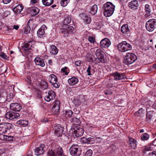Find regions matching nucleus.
Instances as JSON below:
<instances>
[{
    "instance_id": "nucleus-24",
    "label": "nucleus",
    "mask_w": 156,
    "mask_h": 156,
    "mask_svg": "<svg viewBox=\"0 0 156 156\" xmlns=\"http://www.w3.org/2000/svg\"><path fill=\"white\" fill-rule=\"evenodd\" d=\"M24 6L22 5H18L13 8V11L17 13H20L23 10Z\"/></svg>"
},
{
    "instance_id": "nucleus-61",
    "label": "nucleus",
    "mask_w": 156,
    "mask_h": 156,
    "mask_svg": "<svg viewBox=\"0 0 156 156\" xmlns=\"http://www.w3.org/2000/svg\"><path fill=\"white\" fill-rule=\"evenodd\" d=\"M95 61L98 63L101 62V61H100V59H99V58H98V57L97 58H96L95 59Z\"/></svg>"
},
{
    "instance_id": "nucleus-12",
    "label": "nucleus",
    "mask_w": 156,
    "mask_h": 156,
    "mask_svg": "<svg viewBox=\"0 0 156 156\" xmlns=\"http://www.w3.org/2000/svg\"><path fill=\"white\" fill-rule=\"evenodd\" d=\"M55 97V93L52 90H49L48 92V94L44 97V99L46 101L49 102L53 100Z\"/></svg>"
},
{
    "instance_id": "nucleus-13",
    "label": "nucleus",
    "mask_w": 156,
    "mask_h": 156,
    "mask_svg": "<svg viewBox=\"0 0 156 156\" xmlns=\"http://www.w3.org/2000/svg\"><path fill=\"white\" fill-rule=\"evenodd\" d=\"M111 44L110 40L106 38L102 40L100 42V46L103 48L108 47Z\"/></svg>"
},
{
    "instance_id": "nucleus-17",
    "label": "nucleus",
    "mask_w": 156,
    "mask_h": 156,
    "mask_svg": "<svg viewBox=\"0 0 156 156\" xmlns=\"http://www.w3.org/2000/svg\"><path fill=\"white\" fill-rule=\"evenodd\" d=\"M54 129L55 133L57 136L60 137L62 135L63 130L62 128L59 125H58L55 126Z\"/></svg>"
},
{
    "instance_id": "nucleus-35",
    "label": "nucleus",
    "mask_w": 156,
    "mask_h": 156,
    "mask_svg": "<svg viewBox=\"0 0 156 156\" xmlns=\"http://www.w3.org/2000/svg\"><path fill=\"white\" fill-rule=\"evenodd\" d=\"M32 46V44L31 41H29L28 43H26L24 45V50L28 51L30 49Z\"/></svg>"
},
{
    "instance_id": "nucleus-64",
    "label": "nucleus",
    "mask_w": 156,
    "mask_h": 156,
    "mask_svg": "<svg viewBox=\"0 0 156 156\" xmlns=\"http://www.w3.org/2000/svg\"><path fill=\"white\" fill-rule=\"evenodd\" d=\"M27 156H33V155L29 153L28 154Z\"/></svg>"
},
{
    "instance_id": "nucleus-33",
    "label": "nucleus",
    "mask_w": 156,
    "mask_h": 156,
    "mask_svg": "<svg viewBox=\"0 0 156 156\" xmlns=\"http://www.w3.org/2000/svg\"><path fill=\"white\" fill-rule=\"evenodd\" d=\"M51 53L53 54H56L58 51V50L56 47L54 45H52L51 46Z\"/></svg>"
},
{
    "instance_id": "nucleus-20",
    "label": "nucleus",
    "mask_w": 156,
    "mask_h": 156,
    "mask_svg": "<svg viewBox=\"0 0 156 156\" xmlns=\"http://www.w3.org/2000/svg\"><path fill=\"white\" fill-rule=\"evenodd\" d=\"M44 145L41 144L40 147L37 148L35 150V154L37 155H39L42 154L44 152Z\"/></svg>"
},
{
    "instance_id": "nucleus-3",
    "label": "nucleus",
    "mask_w": 156,
    "mask_h": 156,
    "mask_svg": "<svg viewBox=\"0 0 156 156\" xmlns=\"http://www.w3.org/2000/svg\"><path fill=\"white\" fill-rule=\"evenodd\" d=\"M117 47L119 51L125 52L132 49V46L126 41H123L119 44Z\"/></svg>"
},
{
    "instance_id": "nucleus-34",
    "label": "nucleus",
    "mask_w": 156,
    "mask_h": 156,
    "mask_svg": "<svg viewBox=\"0 0 156 156\" xmlns=\"http://www.w3.org/2000/svg\"><path fill=\"white\" fill-rule=\"evenodd\" d=\"M60 32L61 34H64V36L65 37H67L69 36V35L70 34V33L69 32L67 29H60Z\"/></svg>"
},
{
    "instance_id": "nucleus-48",
    "label": "nucleus",
    "mask_w": 156,
    "mask_h": 156,
    "mask_svg": "<svg viewBox=\"0 0 156 156\" xmlns=\"http://www.w3.org/2000/svg\"><path fill=\"white\" fill-rule=\"evenodd\" d=\"M92 151L90 149L88 150L86 152V156H91L92 154Z\"/></svg>"
},
{
    "instance_id": "nucleus-10",
    "label": "nucleus",
    "mask_w": 156,
    "mask_h": 156,
    "mask_svg": "<svg viewBox=\"0 0 156 156\" xmlns=\"http://www.w3.org/2000/svg\"><path fill=\"white\" fill-rule=\"evenodd\" d=\"M60 102L58 100H55L52 107V112L55 114H58L59 112Z\"/></svg>"
},
{
    "instance_id": "nucleus-29",
    "label": "nucleus",
    "mask_w": 156,
    "mask_h": 156,
    "mask_svg": "<svg viewBox=\"0 0 156 156\" xmlns=\"http://www.w3.org/2000/svg\"><path fill=\"white\" fill-rule=\"evenodd\" d=\"M71 21V17L70 16H66L65 17L63 21V24L65 25H68V24H69Z\"/></svg>"
},
{
    "instance_id": "nucleus-22",
    "label": "nucleus",
    "mask_w": 156,
    "mask_h": 156,
    "mask_svg": "<svg viewBox=\"0 0 156 156\" xmlns=\"http://www.w3.org/2000/svg\"><path fill=\"white\" fill-rule=\"evenodd\" d=\"M80 141L83 143L90 144L94 141V139L91 137L87 138L85 137H83L80 138Z\"/></svg>"
},
{
    "instance_id": "nucleus-59",
    "label": "nucleus",
    "mask_w": 156,
    "mask_h": 156,
    "mask_svg": "<svg viewBox=\"0 0 156 156\" xmlns=\"http://www.w3.org/2000/svg\"><path fill=\"white\" fill-rule=\"evenodd\" d=\"M37 0H31V3L32 4H34L37 2Z\"/></svg>"
},
{
    "instance_id": "nucleus-43",
    "label": "nucleus",
    "mask_w": 156,
    "mask_h": 156,
    "mask_svg": "<svg viewBox=\"0 0 156 156\" xmlns=\"http://www.w3.org/2000/svg\"><path fill=\"white\" fill-rule=\"evenodd\" d=\"M41 87L44 89H46L48 86L47 83L44 81L41 82Z\"/></svg>"
},
{
    "instance_id": "nucleus-47",
    "label": "nucleus",
    "mask_w": 156,
    "mask_h": 156,
    "mask_svg": "<svg viewBox=\"0 0 156 156\" xmlns=\"http://www.w3.org/2000/svg\"><path fill=\"white\" fill-rule=\"evenodd\" d=\"M68 69L67 67H65L64 68H62L61 69V71L66 75H67L69 73V72H67V71Z\"/></svg>"
},
{
    "instance_id": "nucleus-4",
    "label": "nucleus",
    "mask_w": 156,
    "mask_h": 156,
    "mask_svg": "<svg viewBox=\"0 0 156 156\" xmlns=\"http://www.w3.org/2000/svg\"><path fill=\"white\" fill-rule=\"evenodd\" d=\"M49 156H66L63 153L61 147L59 146H56L53 151L49 150Z\"/></svg>"
},
{
    "instance_id": "nucleus-8",
    "label": "nucleus",
    "mask_w": 156,
    "mask_h": 156,
    "mask_svg": "<svg viewBox=\"0 0 156 156\" xmlns=\"http://www.w3.org/2000/svg\"><path fill=\"white\" fill-rule=\"evenodd\" d=\"M73 132L75 136L77 137H80L82 136L84 133V130L80 128V126L76 125L74 127Z\"/></svg>"
},
{
    "instance_id": "nucleus-21",
    "label": "nucleus",
    "mask_w": 156,
    "mask_h": 156,
    "mask_svg": "<svg viewBox=\"0 0 156 156\" xmlns=\"http://www.w3.org/2000/svg\"><path fill=\"white\" fill-rule=\"evenodd\" d=\"M68 81L70 85L73 86L77 83L79 81V80L77 78L73 76L69 79Z\"/></svg>"
},
{
    "instance_id": "nucleus-18",
    "label": "nucleus",
    "mask_w": 156,
    "mask_h": 156,
    "mask_svg": "<svg viewBox=\"0 0 156 156\" xmlns=\"http://www.w3.org/2000/svg\"><path fill=\"white\" fill-rule=\"evenodd\" d=\"M21 108V105L18 103H12L10 104V108L11 110L19 111Z\"/></svg>"
},
{
    "instance_id": "nucleus-7",
    "label": "nucleus",
    "mask_w": 156,
    "mask_h": 156,
    "mask_svg": "<svg viewBox=\"0 0 156 156\" xmlns=\"http://www.w3.org/2000/svg\"><path fill=\"white\" fill-rule=\"evenodd\" d=\"M12 128V126L10 123H5L0 125V134H2Z\"/></svg>"
},
{
    "instance_id": "nucleus-55",
    "label": "nucleus",
    "mask_w": 156,
    "mask_h": 156,
    "mask_svg": "<svg viewBox=\"0 0 156 156\" xmlns=\"http://www.w3.org/2000/svg\"><path fill=\"white\" fill-rule=\"evenodd\" d=\"M12 0H2V2L4 4H6L10 3Z\"/></svg>"
},
{
    "instance_id": "nucleus-52",
    "label": "nucleus",
    "mask_w": 156,
    "mask_h": 156,
    "mask_svg": "<svg viewBox=\"0 0 156 156\" xmlns=\"http://www.w3.org/2000/svg\"><path fill=\"white\" fill-rule=\"evenodd\" d=\"M30 28L29 27H27L26 28L25 30L24 31V33L26 34H27L30 31Z\"/></svg>"
},
{
    "instance_id": "nucleus-38",
    "label": "nucleus",
    "mask_w": 156,
    "mask_h": 156,
    "mask_svg": "<svg viewBox=\"0 0 156 156\" xmlns=\"http://www.w3.org/2000/svg\"><path fill=\"white\" fill-rule=\"evenodd\" d=\"M149 137V136L147 133H144L142 135L141 139L143 141L146 140L148 139Z\"/></svg>"
},
{
    "instance_id": "nucleus-63",
    "label": "nucleus",
    "mask_w": 156,
    "mask_h": 156,
    "mask_svg": "<svg viewBox=\"0 0 156 156\" xmlns=\"http://www.w3.org/2000/svg\"><path fill=\"white\" fill-rule=\"evenodd\" d=\"M144 132V129H141L140 130V133H143Z\"/></svg>"
},
{
    "instance_id": "nucleus-37",
    "label": "nucleus",
    "mask_w": 156,
    "mask_h": 156,
    "mask_svg": "<svg viewBox=\"0 0 156 156\" xmlns=\"http://www.w3.org/2000/svg\"><path fill=\"white\" fill-rule=\"evenodd\" d=\"M87 75L88 76H90L91 75V73H94V69L91 68L90 66H88V67L87 70Z\"/></svg>"
},
{
    "instance_id": "nucleus-41",
    "label": "nucleus",
    "mask_w": 156,
    "mask_h": 156,
    "mask_svg": "<svg viewBox=\"0 0 156 156\" xmlns=\"http://www.w3.org/2000/svg\"><path fill=\"white\" fill-rule=\"evenodd\" d=\"M151 112L150 111L147 113L146 119L147 121L149 122L151 120L152 117V115L151 114Z\"/></svg>"
},
{
    "instance_id": "nucleus-6",
    "label": "nucleus",
    "mask_w": 156,
    "mask_h": 156,
    "mask_svg": "<svg viewBox=\"0 0 156 156\" xmlns=\"http://www.w3.org/2000/svg\"><path fill=\"white\" fill-rule=\"evenodd\" d=\"M69 152L72 156H79L81 154V151L79 146L75 145H72L69 149Z\"/></svg>"
},
{
    "instance_id": "nucleus-31",
    "label": "nucleus",
    "mask_w": 156,
    "mask_h": 156,
    "mask_svg": "<svg viewBox=\"0 0 156 156\" xmlns=\"http://www.w3.org/2000/svg\"><path fill=\"white\" fill-rule=\"evenodd\" d=\"M54 0H42L43 4L45 6H49L53 3Z\"/></svg>"
},
{
    "instance_id": "nucleus-51",
    "label": "nucleus",
    "mask_w": 156,
    "mask_h": 156,
    "mask_svg": "<svg viewBox=\"0 0 156 156\" xmlns=\"http://www.w3.org/2000/svg\"><path fill=\"white\" fill-rule=\"evenodd\" d=\"M143 111V109L141 108L137 112H136V114H137V115L139 116L140 115L142 114Z\"/></svg>"
},
{
    "instance_id": "nucleus-27",
    "label": "nucleus",
    "mask_w": 156,
    "mask_h": 156,
    "mask_svg": "<svg viewBox=\"0 0 156 156\" xmlns=\"http://www.w3.org/2000/svg\"><path fill=\"white\" fill-rule=\"evenodd\" d=\"M14 112H7L6 115V117L9 119H15Z\"/></svg>"
},
{
    "instance_id": "nucleus-14",
    "label": "nucleus",
    "mask_w": 156,
    "mask_h": 156,
    "mask_svg": "<svg viewBox=\"0 0 156 156\" xmlns=\"http://www.w3.org/2000/svg\"><path fill=\"white\" fill-rule=\"evenodd\" d=\"M47 29V28L45 25H42L38 30L37 32V36L40 37H44V36L45 30Z\"/></svg>"
},
{
    "instance_id": "nucleus-56",
    "label": "nucleus",
    "mask_w": 156,
    "mask_h": 156,
    "mask_svg": "<svg viewBox=\"0 0 156 156\" xmlns=\"http://www.w3.org/2000/svg\"><path fill=\"white\" fill-rule=\"evenodd\" d=\"M26 80L28 83L29 84L31 83V80H30V76H27L26 78Z\"/></svg>"
},
{
    "instance_id": "nucleus-15",
    "label": "nucleus",
    "mask_w": 156,
    "mask_h": 156,
    "mask_svg": "<svg viewBox=\"0 0 156 156\" xmlns=\"http://www.w3.org/2000/svg\"><path fill=\"white\" fill-rule=\"evenodd\" d=\"M34 61L36 65L42 67H44L45 65L44 60L39 57H36L35 58Z\"/></svg>"
},
{
    "instance_id": "nucleus-39",
    "label": "nucleus",
    "mask_w": 156,
    "mask_h": 156,
    "mask_svg": "<svg viewBox=\"0 0 156 156\" xmlns=\"http://www.w3.org/2000/svg\"><path fill=\"white\" fill-rule=\"evenodd\" d=\"M73 113V112L70 110L66 111L65 112V115L66 117H71Z\"/></svg>"
},
{
    "instance_id": "nucleus-16",
    "label": "nucleus",
    "mask_w": 156,
    "mask_h": 156,
    "mask_svg": "<svg viewBox=\"0 0 156 156\" xmlns=\"http://www.w3.org/2000/svg\"><path fill=\"white\" fill-rule=\"evenodd\" d=\"M139 6L138 2L136 0L131 1L129 3L128 5V6L129 8L134 10L137 9Z\"/></svg>"
},
{
    "instance_id": "nucleus-53",
    "label": "nucleus",
    "mask_w": 156,
    "mask_h": 156,
    "mask_svg": "<svg viewBox=\"0 0 156 156\" xmlns=\"http://www.w3.org/2000/svg\"><path fill=\"white\" fill-rule=\"evenodd\" d=\"M148 155L150 156H156V151H153L149 153Z\"/></svg>"
},
{
    "instance_id": "nucleus-32",
    "label": "nucleus",
    "mask_w": 156,
    "mask_h": 156,
    "mask_svg": "<svg viewBox=\"0 0 156 156\" xmlns=\"http://www.w3.org/2000/svg\"><path fill=\"white\" fill-rule=\"evenodd\" d=\"M16 123L19 125H21L22 126H25L28 124V121L25 120H20L16 122Z\"/></svg>"
},
{
    "instance_id": "nucleus-49",
    "label": "nucleus",
    "mask_w": 156,
    "mask_h": 156,
    "mask_svg": "<svg viewBox=\"0 0 156 156\" xmlns=\"http://www.w3.org/2000/svg\"><path fill=\"white\" fill-rule=\"evenodd\" d=\"M88 40L91 43H94L95 41V39L92 37L89 36L88 38Z\"/></svg>"
},
{
    "instance_id": "nucleus-57",
    "label": "nucleus",
    "mask_w": 156,
    "mask_h": 156,
    "mask_svg": "<svg viewBox=\"0 0 156 156\" xmlns=\"http://www.w3.org/2000/svg\"><path fill=\"white\" fill-rule=\"evenodd\" d=\"M14 117L15 119H17L20 116V115L18 113L14 112Z\"/></svg>"
},
{
    "instance_id": "nucleus-19",
    "label": "nucleus",
    "mask_w": 156,
    "mask_h": 156,
    "mask_svg": "<svg viewBox=\"0 0 156 156\" xmlns=\"http://www.w3.org/2000/svg\"><path fill=\"white\" fill-rule=\"evenodd\" d=\"M128 144L129 147L135 149L136 147V141L131 137H128Z\"/></svg>"
},
{
    "instance_id": "nucleus-54",
    "label": "nucleus",
    "mask_w": 156,
    "mask_h": 156,
    "mask_svg": "<svg viewBox=\"0 0 156 156\" xmlns=\"http://www.w3.org/2000/svg\"><path fill=\"white\" fill-rule=\"evenodd\" d=\"M75 64L76 66H80L81 64V61L80 60L77 61L75 62Z\"/></svg>"
},
{
    "instance_id": "nucleus-30",
    "label": "nucleus",
    "mask_w": 156,
    "mask_h": 156,
    "mask_svg": "<svg viewBox=\"0 0 156 156\" xmlns=\"http://www.w3.org/2000/svg\"><path fill=\"white\" fill-rule=\"evenodd\" d=\"M98 10V6L97 5H94L91 8L90 12L92 14H95Z\"/></svg>"
},
{
    "instance_id": "nucleus-25",
    "label": "nucleus",
    "mask_w": 156,
    "mask_h": 156,
    "mask_svg": "<svg viewBox=\"0 0 156 156\" xmlns=\"http://www.w3.org/2000/svg\"><path fill=\"white\" fill-rule=\"evenodd\" d=\"M80 16L87 24H89L91 22V19L85 14L82 13L80 15Z\"/></svg>"
},
{
    "instance_id": "nucleus-42",
    "label": "nucleus",
    "mask_w": 156,
    "mask_h": 156,
    "mask_svg": "<svg viewBox=\"0 0 156 156\" xmlns=\"http://www.w3.org/2000/svg\"><path fill=\"white\" fill-rule=\"evenodd\" d=\"M4 138L7 141H13L15 139V138L14 137L7 135L4 136Z\"/></svg>"
},
{
    "instance_id": "nucleus-58",
    "label": "nucleus",
    "mask_w": 156,
    "mask_h": 156,
    "mask_svg": "<svg viewBox=\"0 0 156 156\" xmlns=\"http://www.w3.org/2000/svg\"><path fill=\"white\" fill-rule=\"evenodd\" d=\"M19 26L17 25H14L13 27V28L16 30H17L19 29Z\"/></svg>"
},
{
    "instance_id": "nucleus-2",
    "label": "nucleus",
    "mask_w": 156,
    "mask_h": 156,
    "mask_svg": "<svg viewBox=\"0 0 156 156\" xmlns=\"http://www.w3.org/2000/svg\"><path fill=\"white\" fill-rule=\"evenodd\" d=\"M137 59V56L135 54L128 53L124 58L123 62L126 64L128 65L133 63Z\"/></svg>"
},
{
    "instance_id": "nucleus-62",
    "label": "nucleus",
    "mask_w": 156,
    "mask_h": 156,
    "mask_svg": "<svg viewBox=\"0 0 156 156\" xmlns=\"http://www.w3.org/2000/svg\"><path fill=\"white\" fill-rule=\"evenodd\" d=\"M56 6V5H53L51 6V7H52V8H54V7H55Z\"/></svg>"
},
{
    "instance_id": "nucleus-50",
    "label": "nucleus",
    "mask_w": 156,
    "mask_h": 156,
    "mask_svg": "<svg viewBox=\"0 0 156 156\" xmlns=\"http://www.w3.org/2000/svg\"><path fill=\"white\" fill-rule=\"evenodd\" d=\"M67 30L69 31V32L71 34L74 30V27L72 26L69 27L67 29Z\"/></svg>"
},
{
    "instance_id": "nucleus-40",
    "label": "nucleus",
    "mask_w": 156,
    "mask_h": 156,
    "mask_svg": "<svg viewBox=\"0 0 156 156\" xmlns=\"http://www.w3.org/2000/svg\"><path fill=\"white\" fill-rule=\"evenodd\" d=\"M70 0H61L60 4L61 6L65 7L69 3Z\"/></svg>"
},
{
    "instance_id": "nucleus-46",
    "label": "nucleus",
    "mask_w": 156,
    "mask_h": 156,
    "mask_svg": "<svg viewBox=\"0 0 156 156\" xmlns=\"http://www.w3.org/2000/svg\"><path fill=\"white\" fill-rule=\"evenodd\" d=\"M103 52L100 49H97L96 51V55L97 56H100L101 55H103Z\"/></svg>"
},
{
    "instance_id": "nucleus-26",
    "label": "nucleus",
    "mask_w": 156,
    "mask_h": 156,
    "mask_svg": "<svg viewBox=\"0 0 156 156\" xmlns=\"http://www.w3.org/2000/svg\"><path fill=\"white\" fill-rule=\"evenodd\" d=\"M121 31L123 34L127 33L129 31L128 25L127 24L123 25L121 28Z\"/></svg>"
},
{
    "instance_id": "nucleus-23",
    "label": "nucleus",
    "mask_w": 156,
    "mask_h": 156,
    "mask_svg": "<svg viewBox=\"0 0 156 156\" xmlns=\"http://www.w3.org/2000/svg\"><path fill=\"white\" fill-rule=\"evenodd\" d=\"M145 10L146 12L145 16L147 17L150 16L152 13L150 6L148 4H146L145 6Z\"/></svg>"
},
{
    "instance_id": "nucleus-44",
    "label": "nucleus",
    "mask_w": 156,
    "mask_h": 156,
    "mask_svg": "<svg viewBox=\"0 0 156 156\" xmlns=\"http://www.w3.org/2000/svg\"><path fill=\"white\" fill-rule=\"evenodd\" d=\"M97 57L98 58H99V59H100L101 63H104L105 62V60L104 58L103 55H101Z\"/></svg>"
},
{
    "instance_id": "nucleus-60",
    "label": "nucleus",
    "mask_w": 156,
    "mask_h": 156,
    "mask_svg": "<svg viewBox=\"0 0 156 156\" xmlns=\"http://www.w3.org/2000/svg\"><path fill=\"white\" fill-rule=\"evenodd\" d=\"M48 63L49 65H51L52 63V60L51 59H49L48 60Z\"/></svg>"
},
{
    "instance_id": "nucleus-5",
    "label": "nucleus",
    "mask_w": 156,
    "mask_h": 156,
    "mask_svg": "<svg viewBox=\"0 0 156 156\" xmlns=\"http://www.w3.org/2000/svg\"><path fill=\"white\" fill-rule=\"evenodd\" d=\"M146 28L147 31H153L156 28V20L153 19L148 20L146 23Z\"/></svg>"
},
{
    "instance_id": "nucleus-45",
    "label": "nucleus",
    "mask_w": 156,
    "mask_h": 156,
    "mask_svg": "<svg viewBox=\"0 0 156 156\" xmlns=\"http://www.w3.org/2000/svg\"><path fill=\"white\" fill-rule=\"evenodd\" d=\"M0 56L3 58L6 59L8 60L9 57L6 55L4 52H1L0 54Z\"/></svg>"
},
{
    "instance_id": "nucleus-9",
    "label": "nucleus",
    "mask_w": 156,
    "mask_h": 156,
    "mask_svg": "<svg viewBox=\"0 0 156 156\" xmlns=\"http://www.w3.org/2000/svg\"><path fill=\"white\" fill-rule=\"evenodd\" d=\"M50 77L51 78L50 82L51 84L55 88H58L59 84V83H57L58 80L56 76L54 74H51L50 75Z\"/></svg>"
},
{
    "instance_id": "nucleus-1",
    "label": "nucleus",
    "mask_w": 156,
    "mask_h": 156,
    "mask_svg": "<svg viewBox=\"0 0 156 156\" xmlns=\"http://www.w3.org/2000/svg\"><path fill=\"white\" fill-rule=\"evenodd\" d=\"M115 6L113 4L110 2H107L104 5V15L108 17L111 16L113 13Z\"/></svg>"
},
{
    "instance_id": "nucleus-11",
    "label": "nucleus",
    "mask_w": 156,
    "mask_h": 156,
    "mask_svg": "<svg viewBox=\"0 0 156 156\" xmlns=\"http://www.w3.org/2000/svg\"><path fill=\"white\" fill-rule=\"evenodd\" d=\"M112 76H113L115 80H119L124 79L126 76L123 73H119L118 72H115L113 73Z\"/></svg>"
},
{
    "instance_id": "nucleus-28",
    "label": "nucleus",
    "mask_w": 156,
    "mask_h": 156,
    "mask_svg": "<svg viewBox=\"0 0 156 156\" xmlns=\"http://www.w3.org/2000/svg\"><path fill=\"white\" fill-rule=\"evenodd\" d=\"M39 11L40 10L38 8L34 7L31 9L30 12L32 15L36 16L39 12Z\"/></svg>"
},
{
    "instance_id": "nucleus-36",
    "label": "nucleus",
    "mask_w": 156,
    "mask_h": 156,
    "mask_svg": "<svg viewBox=\"0 0 156 156\" xmlns=\"http://www.w3.org/2000/svg\"><path fill=\"white\" fill-rule=\"evenodd\" d=\"M72 121L74 124H76V125H78L80 123V121L78 118L74 117L72 118Z\"/></svg>"
}]
</instances>
